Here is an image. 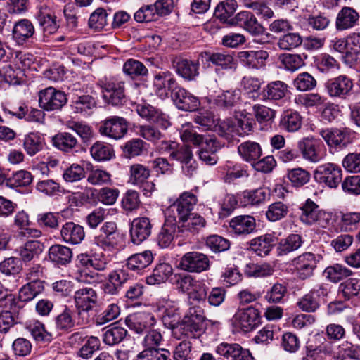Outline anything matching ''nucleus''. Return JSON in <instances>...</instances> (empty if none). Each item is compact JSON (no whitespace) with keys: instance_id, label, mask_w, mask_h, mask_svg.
I'll list each match as a JSON object with an SVG mask.
<instances>
[{"instance_id":"nucleus-1","label":"nucleus","mask_w":360,"mask_h":360,"mask_svg":"<svg viewBox=\"0 0 360 360\" xmlns=\"http://www.w3.org/2000/svg\"><path fill=\"white\" fill-rule=\"evenodd\" d=\"M300 221L307 225H318L326 227L329 221V214L319 208L311 199L308 198L300 207Z\"/></svg>"},{"instance_id":"nucleus-2","label":"nucleus","mask_w":360,"mask_h":360,"mask_svg":"<svg viewBox=\"0 0 360 360\" xmlns=\"http://www.w3.org/2000/svg\"><path fill=\"white\" fill-rule=\"evenodd\" d=\"M180 86L178 84L174 75L168 70H161L156 72L153 78V89L156 95L162 99L172 97Z\"/></svg>"},{"instance_id":"nucleus-3","label":"nucleus","mask_w":360,"mask_h":360,"mask_svg":"<svg viewBox=\"0 0 360 360\" xmlns=\"http://www.w3.org/2000/svg\"><path fill=\"white\" fill-rule=\"evenodd\" d=\"M66 94L53 87H48L39 92V104L44 110H60L67 103Z\"/></svg>"},{"instance_id":"nucleus-4","label":"nucleus","mask_w":360,"mask_h":360,"mask_svg":"<svg viewBox=\"0 0 360 360\" xmlns=\"http://www.w3.org/2000/svg\"><path fill=\"white\" fill-rule=\"evenodd\" d=\"M205 320L204 311L200 307H193L188 309L181 321V325H179L178 327H179V330H182L181 334L183 335L192 338L188 332L203 330Z\"/></svg>"},{"instance_id":"nucleus-5","label":"nucleus","mask_w":360,"mask_h":360,"mask_svg":"<svg viewBox=\"0 0 360 360\" xmlns=\"http://www.w3.org/2000/svg\"><path fill=\"white\" fill-rule=\"evenodd\" d=\"M179 266L185 271L199 274L210 269V262L208 256L204 253L188 252L181 257Z\"/></svg>"},{"instance_id":"nucleus-6","label":"nucleus","mask_w":360,"mask_h":360,"mask_svg":"<svg viewBox=\"0 0 360 360\" xmlns=\"http://www.w3.org/2000/svg\"><path fill=\"white\" fill-rule=\"evenodd\" d=\"M170 160L181 164L182 172L186 176L191 178L197 173L198 163L193 158L190 146L178 143Z\"/></svg>"},{"instance_id":"nucleus-7","label":"nucleus","mask_w":360,"mask_h":360,"mask_svg":"<svg viewBox=\"0 0 360 360\" xmlns=\"http://www.w3.org/2000/svg\"><path fill=\"white\" fill-rule=\"evenodd\" d=\"M184 229L177 224L176 217L169 216L156 236V242L160 248H167L172 243L174 236H183Z\"/></svg>"},{"instance_id":"nucleus-8","label":"nucleus","mask_w":360,"mask_h":360,"mask_svg":"<svg viewBox=\"0 0 360 360\" xmlns=\"http://www.w3.org/2000/svg\"><path fill=\"white\" fill-rule=\"evenodd\" d=\"M103 99L114 106L122 105L127 101L124 82L115 79H106L102 84Z\"/></svg>"},{"instance_id":"nucleus-9","label":"nucleus","mask_w":360,"mask_h":360,"mask_svg":"<svg viewBox=\"0 0 360 360\" xmlns=\"http://www.w3.org/2000/svg\"><path fill=\"white\" fill-rule=\"evenodd\" d=\"M322 147L321 141L313 136L304 137L297 142L303 159L311 163H317L323 158Z\"/></svg>"},{"instance_id":"nucleus-10","label":"nucleus","mask_w":360,"mask_h":360,"mask_svg":"<svg viewBox=\"0 0 360 360\" xmlns=\"http://www.w3.org/2000/svg\"><path fill=\"white\" fill-rule=\"evenodd\" d=\"M127 131V121L124 118L118 116H112L105 119L99 127V132L102 136L115 140L124 137Z\"/></svg>"},{"instance_id":"nucleus-11","label":"nucleus","mask_w":360,"mask_h":360,"mask_svg":"<svg viewBox=\"0 0 360 360\" xmlns=\"http://www.w3.org/2000/svg\"><path fill=\"white\" fill-rule=\"evenodd\" d=\"M120 232L114 221L105 222L94 237V243L103 250H111L119 243Z\"/></svg>"},{"instance_id":"nucleus-12","label":"nucleus","mask_w":360,"mask_h":360,"mask_svg":"<svg viewBox=\"0 0 360 360\" xmlns=\"http://www.w3.org/2000/svg\"><path fill=\"white\" fill-rule=\"evenodd\" d=\"M314 178L330 188H337L342 181V169L335 164L326 163L316 169Z\"/></svg>"},{"instance_id":"nucleus-13","label":"nucleus","mask_w":360,"mask_h":360,"mask_svg":"<svg viewBox=\"0 0 360 360\" xmlns=\"http://www.w3.org/2000/svg\"><path fill=\"white\" fill-rule=\"evenodd\" d=\"M353 86L352 79L345 75L331 78L325 83L329 96L340 99H345L350 94Z\"/></svg>"},{"instance_id":"nucleus-14","label":"nucleus","mask_w":360,"mask_h":360,"mask_svg":"<svg viewBox=\"0 0 360 360\" xmlns=\"http://www.w3.org/2000/svg\"><path fill=\"white\" fill-rule=\"evenodd\" d=\"M229 23L238 25L255 37L262 35L265 32V28L250 11L239 12L234 18L230 19Z\"/></svg>"},{"instance_id":"nucleus-15","label":"nucleus","mask_w":360,"mask_h":360,"mask_svg":"<svg viewBox=\"0 0 360 360\" xmlns=\"http://www.w3.org/2000/svg\"><path fill=\"white\" fill-rule=\"evenodd\" d=\"M328 293L325 285H317L297 302V306L303 311L314 312L319 308L321 300L324 299Z\"/></svg>"},{"instance_id":"nucleus-16","label":"nucleus","mask_w":360,"mask_h":360,"mask_svg":"<svg viewBox=\"0 0 360 360\" xmlns=\"http://www.w3.org/2000/svg\"><path fill=\"white\" fill-rule=\"evenodd\" d=\"M198 202V198L193 193L189 191L184 192L171 205L172 211H176L179 222L185 221L188 217L193 214L192 211Z\"/></svg>"},{"instance_id":"nucleus-17","label":"nucleus","mask_w":360,"mask_h":360,"mask_svg":"<svg viewBox=\"0 0 360 360\" xmlns=\"http://www.w3.org/2000/svg\"><path fill=\"white\" fill-rule=\"evenodd\" d=\"M171 99L179 110L185 112L195 111L200 105L198 97L181 86L173 92Z\"/></svg>"},{"instance_id":"nucleus-18","label":"nucleus","mask_w":360,"mask_h":360,"mask_svg":"<svg viewBox=\"0 0 360 360\" xmlns=\"http://www.w3.org/2000/svg\"><path fill=\"white\" fill-rule=\"evenodd\" d=\"M129 279L127 270L118 269L110 271L106 281L102 284L101 288L105 294L117 295L123 285Z\"/></svg>"},{"instance_id":"nucleus-19","label":"nucleus","mask_w":360,"mask_h":360,"mask_svg":"<svg viewBox=\"0 0 360 360\" xmlns=\"http://www.w3.org/2000/svg\"><path fill=\"white\" fill-rule=\"evenodd\" d=\"M153 225L146 217L134 219L130 227L131 241L134 245H139L146 240L151 234Z\"/></svg>"},{"instance_id":"nucleus-20","label":"nucleus","mask_w":360,"mask_h":360,"mask_svg":"<svg viewBox=\"0 0 360 360\" xmlns=\"http://www.w3.org/2000/svg\"><path fill=\"white\" fill-rule=\"evenodd\" d=\"M316 264V256L311 252H304L292 261V265L295 268L298 277L302 280H305L313 275Z\"/></svg>"},{"instance_id":"nucleus-21","label":"nucleus","mask_w":360,"mask_h":360,"mask_svg":"<svg viewBox=\"0 0 360 360\" xmlns=\"http://www.w3.org/2000/svg\"><path fill=\"white\" fill-rule=\"evenodd\" d=\"M96 106V101L94 97L89 94H74L70 108L73 114L80 115L86 117L91 113V111Z\"/></svg>"},{"instance_id":"nucleus-22","label":"nucleus","mask_w":360,"mask_h":360,"mask_svg":"<svg viewBox=\"0 0 360 360\" xmlns=\"http://www.w3.org/2000/svg\"><path fill=\"white\" fill-rule=\"evenodd\" d=\"M240 63L250 69H260L266 65L269 53L264 50L242 51L238 53Z\"/></svg>"},{"instance_id":"nucleus-23","label":"nucleus","mask_w":360,"mask_h":360,"mask_svg":"<svg viewBox=\"0 0 360 360\" xmlns=\"http://www.w3.org/2000/svg\"><path fill=\"white\" fill-rule=\"evenodd\" d=\"M259 316V311L254 307H249L238 309L233 316V319L238 322L241 330L246 333L255 328L258 322Z\"/></svg>"},{"instance_id":"nucleus-24","label":"nucleus","mask_w":360,"mask_h":360,"mask_svg":"<svg viewBox=\"0 0 360 360\" xmlns=\"http://www.w3.org/2000/svg\"><path fill=\"white\" fill-rule=\"evenodd\" d=\"M158 310L162 313V321L166 328L172 330H179L178 326L181 325V316L179 309L176 304L172 302L166 301L165 304L160 306Z\"/></svg>"},{"instance_id":"nucleus-25","label":"nucleus","mask_w":360,"mask_h":360,"mask_svg":"<svg viewBox=\"0 0 360 360\" xmlns=\"http://www.w3.org/2000/svg\"><path fill=\"white\" fill-rule=\"evenodd\" d=\"M74 299L79 314L91 310L97 302V295L91 288H84L75 292Z\"/></svg>"},{"instance_id":"nucleus-26","label":"nucleus","mask_w":360,"mask_h":360,"mask_svg":"<svg viewBox=\"0 0 360 360\" xmlns=\"http://www.w3.org/2000/svg\"><path fill=\"white\" fill-rule=\"evenodd\" d=\"M320 135L330 147L341 148L349 142V131L347 129H323L320 131Z\"/></svg>"},{"instance_id":"nucleus-27","label":"nucleus","mask_w":360,"mask_h":360,"mask_svg":"<svg viewBox=\"0 0 360 360\" xmlns=\"http://www.w3.org/2000/svg\"><path fill=\"white\" fill-rule=\"evenodd\" d=\"M136 110L141 117L150 122L156 123L163 129H167L169 126V122L166 119L165 115L150 104H137Z\"/></svg>"},{"instance_id":"nucleus-28","label":"nucleus","mask_w":360,"mask_h":360,"mask_svg":"<svg viewBox=\"0 0 360 360\" xmlns=\"http://www.w3.org/2000/svg\"><path fill=\"white\" fill-rule=\"evenodd\" d=\"M77 259L80 266L98 271H105L109 264L108 256L103 252L82 253L77 256Z\"/></svg>"},{"instance_id":"nucleus-29","label":"nucleus","mask_w":360,"mask_h":360,"mask_svg":"<svg viewBox=\"0 0 360 360\" xmlns=\"http://www.w3.org/2000/svg\"><path fill=\"white\" fill-rule=\"evenodd\" d=\"M229 227L237 236H247L256 230V220L250 215H239L231 219Z\"/></svg>"},{"instance_id":"nucleus-30","label":"nucleus","mask_w":360,"mask_h":360,"mask_svg":"<svg viewBox=\"0 0 360 360\" xmlns=\"http://www.w3.org/2000/svg\"><path fill=\"white\" fill-rule=\"evenodd\" d=\"M359 20V15L355 9L344 6L337 14L335 27L339 31L349 30L356 26Z\"/></svg>"},{"instance_id":"nucleus-31","label":"nucleus","mask_w":360,"mask_h":360,"mask_svg":"<svg viewBox=\"0 0 360 360\" xmlns=\"http://www.w3.org/2000/svg\"><path fill=\"white\" fill-rule=\"evenodd\" d=\"M63 240L69 244H79L85 237L84 228L79 224L72 221L66 222L60 229Z\"/></svg>"},{"instance_id":"nucleus-32","label":"nucleus","mask_w":360,"mask_h":360,"mask_svg":"<svg viewBox=\"0 0 360 360\" xmlns=\"http://www.w3.org/2000/svg\"><path fill=\"white\" fill-rule=\"evenodd\" d=\"M153 261V255L150 250H145L140 253L131 255L127 260L125 266L128 270L139 274L148 267Z\"/></svg>"},{"instance_id":"nucleus-33","label":"nucleus","mask_w":360,"mask_h":360,"mask_svg":"<svg viewBox=\"0 0 360 360\" xmlns=\"http://www.w3.org/2000/svg\"><path fill=\"white\" fill-rule=\"evenodd\" d=\"M176 73L184 79L191 81L199 75V63L186 58H177L174 61Z\"/></svg>"},{"instance_id":"nucleus-34","label":"nucleus","mask_w":360,"mask_h":360,"mask_svg":"<svg viewBox=\"0 0 360 360\" xmlns=\"http://www.w3.org/2000/svg\"><path fill=\"white\" fill-rule=\"evenodd\" d=\"M44 289L43 282L39 279H34L32 281L24 285L19 290L18 297L16 300L21 306L19 309L23 307L22 302L32 300L38 295L41 293Z\"/></svg>"},{"instance_id":"nucleus-35","label":"nucleus","mask_w":360,"mask_h":360,"mask_svg":"<svg viewBox=\"0 0 360 360\" xmlns=\"http://www.w3.org/2000/svg\"><path fill=\"white\" fill-rule=\"evenodd\" d=\"M275 238L271 234H265L250 241L249 249L260 257H264L271 251Z\"/></svg>"},{"instance_id":"nucleus-36","label":"nucleus","mask_w":360,"mask_h":360,"mask_svg":"<svg viewBox=\"0 0 360 360\" xmlns=\"http://www.w3.org/2000/svg\"><path fill=\"white\" fill-rule=\"evenodd\" d=\"M49 258L56 265L65 266L72 258V250L63 245H53L49 250Z\"/></svg>"},{"instance_id":"nucleus-37","label":"nucleus","mask_w":360,"mask_h":360,"mask_svg":"<svg viewBox=\"0 0 360 360\" xmlns=\"http://www.w3.org/2000/svg\"><path fill=\"white\" fill-rule=\"evenodd\" d=\"M238 153L243 160L252 165L262 156V150L258 143L247 141L238 146Z\"/></svg>"},{"instance_id":"nucleus-38","label":"nucleus","mask_w":360,"mask_h":360,"mask_svg":"<svg viewBox=\"0 0 360 360\" xmlns=\"http://www.w3.org/2000/svg\"><path fill=\"white\" fill-rule=\"evenodd\" d=\"M34 33L33 24L27 19H22L14 25L13 37L20 45L28 41Z\"/></svg>"},{"instance_id":"nucleus-39","label":"nucleus","mask_w":360,"mask_h":360,"mask_svg":"<svg viewBox=\"0 0 360 360\" xmlns=\"http://www.w3.org/2000/svg\"><path fill=\"white\" fill-rule=\"evenodd\" d=\"M23 148L30 156H33L41 151L45 146L43 136L38 132H30L24 136Z\"/></svg>"},{"instance_id":"nucleus-40","label":"nucleus","mask_w":360,"mask_h":360,"mask_svg":"<svg viewBox=\"0 0 360 360\" xmlns=\"http://www.w3.org/2000/svg\"><path fill=\"white\" fill-rule=\"evenodd\" d=\"M302 124V117L300 114L294 110H288L285 111L280 120V127L282 129L288 132L298 131Z\"/></svg>"},{"instance_id":"nucleus-41","label":"nucleus","mask_w":360,"mask_h":360,"mask_svg":"<svg viewBox=\"0 0 360 360\" xmlns=\"http://www.w3.org/2000/svg\"><path fill=\"white\" fill-rule=\"evenodd\" d=\"M288 92V85L283 81L269 82L262 90L264 99L278 101L284 98Z\"/></svg>"},{"instance_id":"nucleus-42","label":"nucleus","mask_w":360,"mask_h":360,"mask_svg":"<svg viewBox=\"0 0 360 360\" xmlns=\"http://www.w3.org/2000/svg\"><path fill=\"white\" fill-rule=\"evenodd\" d=\"M53 146L58 149L65 152L72 153L78 147V141L72 134L67 132L59 133L52 139Z\"/></svg>"},{"instance_id":"nucleus-43","label":"nucleus","mask_w":360,"mask_h":360,"mask_svg":"<svg viewBox=\"0 0 360 360\" xmlns=\"http://www.w3.org/2000/svg\"><path fill=\"white\" fill-rule=\"evenodd\" d=\"M43 249V245L36 240H28L18 249V254L21 262L27 263L37 257Z\"/></svg>"},{"instance_id":"nucleus-44","label":"nucleus","mask_w":360,"mask_h":360,"mask_svg":"<svg viewBox=\"0 0 360 360\" xmlns=\"http://www.w3.org/2000/svg\"><path fill=\"white\" fill-rule=\"evenodd\" d=\"M266 196V191L261 188L252 191H244L238 193L239 204L242 207L259 205L265 200Z\"/></svg>"},{"instance_id":"nucleus-45","label":"nucleus","mask_w":360,"mask_h":360,"mask_svg":"<svg viewBox=\"0 0 360 360\" xmlns=\"http://www.w3.org/2000/svg\"><path fill=\"white\" fill-rule=\"evenodd\" d=\"M307 24L314 31H323L330 25V15L326 13L317 12L305 15Z\"/></svg>"},{"instance_id":"nucleus-46","label":"nucleus","mask_w":360,"mask_h":360,"mask_svg":"<svg viewBox=\"0 0 360 360\" xmlns=\"http://www.w3.org/2000/svg\"><path fill=\"white\" fill-rule=\"evenodd\" d=\"M303 243L302 238L299 234H290L287 238L281 239L278 243L277 251L280 256L299 249Z\"/></svg>"},{"instance_id":"nucleus-47","label":"nucleus","mask_w":360,"mask_h":360,"mask_svg":"<svg viewBox=\"0 0 360 360\" xmlns=\"http://www.w3.org/2000/svg\"><path fill=\"white\" fill-rule=\"evenodd\" d=\"M173 269L167 263H161L155 266L153 274L147 278L149 285L160 284L165 282L172 274Z\"/></svg>"},{"instance_id":"nucleus-48","label":"nucleus","mask_w":360,"mask_h":360,"mask_svg":"<svg viewBox=\"0 0 360 360\" xmlns=\"http://www.w3.org/2000/svg\"><path fill=\"white\" fill-rule=\"evenodd\" d=\"M150 176V169L141 164L131 165L129 172V183L134 186L141 184Z\"/></svg>"},{"instance_id":"nucleus-49","label":"nucleus","mask_w":360,"mask_h":360,"mask_svg":"<svg viewBox=\"0 0 360 360\" xmlns=\"http://www.w3.org/2000/svg\"><path fill=\"white\" fill-rule=\"evenodd\" d=\"M181 225L179 227L185 231H189L193 234L199 233L207 225L205 219L198 213L191 214L185 221H181Z\"/></svg>"},{"instance_id":"nucleus-50","label":"nucleus","mask_w":360,"mask_h":360,"mask_svg":"<svg viewBox=\"0 0 360 360\" xmlns=\"http://www.w3.org/2000/svg\"><path fill=\"white\" fill-rule=\"evenodd\" d=\"M22 270L21 259L16 257L5 258L0 262V272L6 276H15Z\"/></svg>"},{"instance_id":"nucleus-51","label":"nucleus","mask_w":360,"mask_h":360,"mask_svg":"<svg viewBox=\"0 0 360 360\" xmlns=\"http://www.w3.org/2000/svg\"><path fill=\"white\" fill-rule=\"evenodd\" d=\"M237 7L238 4L236 0H225L217 6L214 15L221 22L229 23V18L234 14Z\"/></svg>"},{"instance_id":"nucleus-52","label":"nucleus","mask_w":360,"mask_h":360,"mask_svg":"<svg viewBox=\"0 0 360 360\" xmlns=\"http://www.w3.org/2000/svg\"><path fill=\"white\" fill-rule=\"evenodd\" d=\"M123 72L131 79H136L146 76L148 70L143 63L131 58L124 63Z\"/></svg>"},{"instance_id":"nucleus-53","label":"nucleus","mask_w":360,"mask_h":360,"mask_svg":"<svg viewBox=\"0 0 360 360\" xmlns=\"http://www.w3.org/2000/svg\"><path fill=\"white\" fill-rule=\"evenodd\" d=\"M90 153L92 158L98 162L110 160L114 156L112 147L100 141L94 143Z\"/></svg>"},{"instance_id":"nucleus-54","label":"nucleus","mask_w":360,"mask_h":360,"mask_svg":"<svg viewBox=\"0 0 360 360\" xmlns=\"http://www.w3.org/2000/svg\"><path fill=\"white\" fill-rule=\"evenodd\" d=\"M324 274H326V278L331 282L338 283L341 280L352 276V271L342 264H335L328 266L325 269Z\"/></svg>"},{"instance_id":"nucleus-55","label":"nucleus","mask_w":360,"mask_h":360,"mask_svg":"<svg viewBox=\"0 0 360 360\" xmlns=\"http://www.w3.org/2000/svg\"><path fill=\"white\" fill-rule=\"evenodd\" d=\"M278 60L284 69L290 72H295L304 65V60L299 54L283 53Z\"/></svg>"},{"instance_id":"nucleus-56","label":"nucleus","mask_w":360,"mask_h":360,"mask_svg":"<svg viewBox=\"0 0 360 360\" xmlns=\"http://www.w3.org/2000/svg\"><path fill=\"white\" fill-rule=\"evenodd\" d=\"M286 178L293 186L301 187L309 181L311 174L306 169L297 167L288 170Z\"/></svg>"},{"instance_id":"nucleus-57","label":"nucleus","mask_w":360,"mask_h":360,"mask_svg":"<svg viewBox=\"0 0 360 360\" xmlns=\"http://www.w3.org/2000/svg\"><path fill=\"white\" fill-rule=\"evenodd\" d=\"M302 37L297 32H289L281 37L277 45L284 51H290L299 47L302 43Z\"/></svg>"},{"instance_id":"nucleus-58","label":"nucleus","mask_w":360,"mask_h":360,"mask_svg":"<svg viewBox=\"0 0 360 360\" xmlns=\"http://www.w3.org/2000/svg\"><path fill=\"white\" fill-rule=\"evenodd\" d=\"M141 205L139 192L135 190H128L123 195L121 205L127 212H131L139 208Z\"/></svg>"},{"instance_id":"nucleus-59","label":"nucleus","mask_w":360,"mask_h":360,"mask_svg":"<svg viewBox=\"0 0 360 360\" xmlns=\"http://www.w3.org/2000/svg\"><path fill=\"white\" fill-rule=\"evenodd\" d=\"M196 279L192 276L184 274H175L171 278V283L181 292L189 293Z\"/></svg>"},{"instance_id":"nucleus-60","label":"nucleus","mask_w":360,"mask_h":360,"mask_svg":"<svg viewBox=\"0 0 360 360\" xmlns=\"http://www.w3.org/2000/svg\"><path fill=\"white\" fill-rule=\"evenodd\" d=\"M317 84L316 79L309 72L300 73L293 80V85L300 91L314 89Z\"/></svg>"},{"instance_id":"nucleus-61","label":"nucleus","mask_w":360,"mask_h":360,"mask_svg":"<svg viewBox=\"0 0 360 360\" xmlns=\"http://www.w3.org/2000/svg\"><path fill=\"white\" fill-rule=\"evenodd\" d=\"M207 60L215 65L221 66L224 69H232L235 67L233 57L225 53H206Z\"/></svg>"},{"instance_id":"nucleus-62","label":"nucleus","mask_w":360,"mask_h":360,"mask_svg":"<svg viewBox=\"0 0 360 360\" xmlns=\"http://www.w3.org/2000/svg\"><path fill=\"white\" fill-rule=\"evenodd\" d=\"M287 293V287L284 284L276 283L267 290L264 299L269 303L278 304L283 301Z\"/></svg>"},{"instance_id":"nucleus-63","label":"nucleus","mask_w":360,"mask_h":360,"mask_svg":"<svg viewBox=\"0 0 360 360\" xmlns=\"http://www.w3.org/2000/svg\"><path fill=\"white\" fill-rule=\"evenodd\" d=\"M68 127L75 131L85 143L91 141L94 136V132L90 126L82 122H69Z\"/></svg>"},{"instance_id":"nucleus-64","label":"nucleus","mask_w":360,"mask_h":360,"mask_svg":"<svg viewBox=\"0 0 360 360\" xmlns=\"http://www.w3.org/2000/svg\"><path fill=\"white\" fill-rule=\"evenodd\" d=\"M146 143L140 139H133L127 141L123 146V155L127 158L140 155Z\"/></svg>"}]
</instances>
